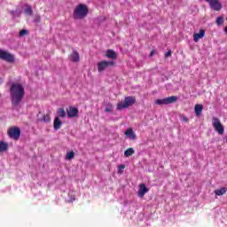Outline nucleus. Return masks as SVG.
<instances>
[{
  "label": "nucleus",
  "mask_w": 227,
  "mask_h": 227,
  "mask_svg": "<svg viewBox=\"0 0 227 227\" xmlns=\"http://www.w3.org/2000/svg\"><path fill=\"white\" fill-rule=\"evenodd\" d=\"M57 114L60 117V118H65V116H67V112H65V108H59Z\"/></svg>",
  "instance_id": "obj_22"
},
{
  "label": "nucleus",
  "mask_w": 227,
  "mask_h": 227,
  "mask_svg": "<svg viewBox=\"0 0 227 227\" xmlns=\"http://www.w3.org/2000/svg\"><path fill=\"white\" fill-rule=\"evenodd\" d=\"M227 192V188H221V189H218V190H215V194L216 196H223V194H226Z\"/></svg>",
  "instance_id": "obj_18"
},
{
  "label": "nucleus",
  "mask_w": 227,
  "mask_h": 227,
  "mask_svg": "<svg viewBox=\"0 0 227 227\" xmlns=\"http://www.w3.org/2000/svg\"><path fill=\"white\" fill-rule=\"evenodd\" d=\"M68 118H75L79 114V109L77 107L70 106L69 110L67 111Z\"/></svg>",
  "instance_id": "obj_11"
},
{
  "label": "nucleus",
  "mask_w": 227,
  "mask_h": 227,
  "mask_svg": "<svg viewBox=\"0 0 227 227\" xmlns=\"http://www.w3.org/2000/svg\"><path fill=\"white\" fill-rule=\"evenodd\" d=\"M39 121H44V123H49L51 121V115L43 114V117L39 119Z\"/></svg>",
  "instance_id": "obj_21"
},
{
  "label": "nucleus",
  "mask_w": 227,
  "mask_h": 227,
  "mask_svg": "<svg viewBox=\"0 0 227 227\" xmlns=\"http://www.w3.org/2000/svg\"><path fill=\"white\" fill-rule=\"evenodd\" d=\"M194 111L196 116H201V113H203V105H195Z\"/></svg>",
  "instance_id": "obj_17"
},
{
  "label": "nucleus",
  "mask_w": 227,
  "mask_h": 227,
  "mask_svg": "<svg viewBox=\"0 0 227 227\" xmlns=\"http://www.w3.org/2000/svg\"><path fill=\"white\" fill-rule=\"evenodd\" d=\"M171 54H173V51H171V50H169L168 51H167L165 53V58H171Z\"/></svg>",
  "instance_id": "obj_29"
},
{
  "label": "nucleus",
  "mask_w": 227,
  "mask_h": 227,
  "mask_svg": "<svg viewBox=\"0 0 227 227\" xmlns=\"http://www.w3.org/2000/svg\"><path fill=\"white\" fill-rule=\"evenodd\" d=\"M88 13H90L88 5L80 4L74 10L73 17L75 20H81L82 19H86V17H88Z\"/></svg>",
  "instance_id": "obj_2"
},
{
  "label": "nucleus",
  "mask_w": 227,
  "mask_h": 227,
  "mask_svg": "<svg viewBox=\"0 0 227 227\" xmlns=\"http://www.w3.org/2000/svg\"><path fill=\"white\" fill-rule=\"evenodd\" d=\"M26 35H27V30L26 29H22L19 33V36H26Z\"/></svg>",
  "instance_id": "obj_27"
},
{
  "label": "nucleus",
  "mask_w": 227,
  "mask_h": 227,
  "mask_svg": "<svg viewBox=\"0 0 227 227\" xmlns=\"http://www.w3.org/2000/svg\"><path fill=\"white\" fill-rule=\"evenodd\" d=\"M106 56L109 59H116V58H117L116 52L114 51H113V50L106 51Z\"/></svg>",
  "instance_id": "obj_16"
},
{
  "label": "nucleus",
  "mask_w": 227,
  "mask_h": 227,
  "mask_svg": "<svg viewBox=\"0 0 227 227\" xmlns=\"http://www.w3.org/2000/svg\"><path fill=\"white\" fill-rule=\"evenodd\" d=\"M114 65H116V62L113 60L111 61L102 60L98 63V71L99 73L104 72V70H106V68H109V67H114Z\"/></svg>",
  "instance_id": "obj_8"
},
{
  "label": "nucleus",
  "mask_w": 227,
  "mask_h": 227,
  "mask_svg": "<svg viewBox=\"0 0 227 227\" xmlns=\"http://www.w3.org/2000/svg\"><path fill=\"white\" fill-rule=\"evenodd\" d=\"M181 120H182L184 123H188V122H189V118H187V116L182 115V116H181Z\"/></svg>",
  "instance_id": "obj_28"
},
{
  "label": "nucleus",
  "mask_w": 227,
  "mask_h": 227,
  "mask_svg": "<svg viewBox=\"0 0 227 227\" xmlns=\"http://www.w3.org/2000/svg\"><path fill=\"white\" fill-rule=\"evenodd\" d=\"M0 59L7 63H15V56L4 50L0 49Z\"/></svg>",
  "instance_id": "obj_6"
},
{
  "label": "nucleus",
  "mask_w": 227,
  "mask_h": 227,
  "mask_svg": "<svg viewBox=\"0 0 227 227\" xmlns=\"http://www.w3.org/2000/svg\"><path fill=\"white\" fill-rule=\"evenodd\" d=\"M134 148L129 147L124 152V157H130L131 155H134Z\"/></svg>",
  "instance_id": "obj_20"
},
{
  "label": "nucleus",
  "mask_w": 227,
  "mask_h": 227,
  "mask_svg": "<svg viewBox=\"0 0 227 227\" xmlns=\"http://www.w3.org/2000/svg\"><path fill=\"white\" fill-rule=\"evenodd\" d=\"M155 54V51L154 50H153L152 51H151V53H150V58H152L153 55Z\"/></svg>",
  "instance_id": "obj_31"
},
{
  "label": "nucleus",
  "mask_w": 227,
  "mask_h": 227,
  "mask_svg": "<svg viewBox=\"0 0 227 227\" xmlns=\"http://www.w3.org/2000/svg\"><path fill=\"white\" fill-rule=\"evenodd\" d=\"M11 102L12 105L17 106L22 102L24 96L26 95V91L24 90V87L20 83H13L11 88Z\"/></svg>",
  "instance_id": "obj_1"
},
{
  "label": "nucleus",
  "mask_w": 227,
  "mask_h": 227,
  "mask_svg": "<svg viewBox=\"0 0 227 227\" xmlns=\"http://www.w3.org/2000/svg\"><path fill=\"white\" fill-rule=\"evenodd\" d=\"M216 26H223L224 24V18L223 16H220L215 20Z\"/></svg>",
  "instance_id": "obj_23"
},
{
  "label": "nucleus",
  "mask_w": 227,
  "mask_h": 227,
  "mask_svg": "<svg viewBox=\"0 0 227 227\" xmlns=\"http://www.w3.org/2000/svg\"><path fill=\"white\" fill-rule=\"evenodd\" d=\"M9 148V145L6 142H3L1 141L0 142V152L3 153V152H6Z\"/></svg>",
  "instance_id": "obj_19"
},
{
  "label": "nucleus",
  "mask_w": 227,
  "mask_h": 227,
  "mask_svg": "<svg viewBox=\"0 0 227 227\" xmlns=\"http://www.w3.org/2000/svg\"><path fill=\"white\" fill-rule=\"evenodd\" d=\"M150 191L147 187L146 184H139V190L137 192V196L138 198H145V194Z\"/></svg>",
  "instance_id": "obj_10"
},
{
  "label": "nucleus",
  "mask_w": 227,
  "mask_h": 227,
  "mask_svg": "<svg viewBox=\"0 0 227 227\" xmlns=\"http://www.w3.org/2000/svg\"><path fill=\"white\" fill-rule=\"evenodd\" d=\"M70 59L74 61V63H77L79 62L80 59V56H79V52L74 51L71 55H70Z\"/></svg>",
  "instance_id": "obj_15"
},
{
  "label": "nucleus",
  "mask_w": 227,
  "mask_h": 227,
  "mask_svg": "<svg viewBox=\"0 0 227 227\" xmlns=\"http://www.w3.org/2000/svg\"><path fill=\"white\" fill-rule=\"evenodd\" d=\"M206 3H208L210 8L215 12H220V10H223V4L219 0H206Z\"/></svg>",
  "instance_id": "obj_9"
},
{
  "label": "nucleus",
  "mask_w": 227,
  "mask_h": 227,
  "mask_svg": "<svg viewBox=\"0 0 227 227\" xmlns=\"http://www.w3.org/2000/svg\"><path fill=\"white\" fill-rule=\"evenodd\" d=\"M62 122L59 120V117H55L54 121H53V127L55 130H59L61 129Z\"/></svg>",
  "instance_id": "obj_14"
},
{
  "label": "nucleus",
  "mask_w": 227,
  "mask_h": 227,
  "mask_svg": "<svg viewBox=\"0 0 227 227\" xmlns=\"http://www.w3.org/2000/svg\"><path fill=\"white\" fill-rule=\"evenodd\" d=\"M7 134L9 137H11V139H14V141H19V139L20 138V128L11 127L8 129Z\"/></svg>",
  "instance_id": "obj_7"
},
{
  "label": "nucleus",
  "mask_w": 227,
  "mask_h": 227,
  "mask_svg": "<svg viewBox=\"0 0 227 227\" xmlns=\"http://www.w3.org/2000/svg\"><path fill=\"white\" fill-rule=\"evenodd\" d=\"M113 109H114L113 104L108 103L106 105V107L105 108V113H113Z\"/></svg>",
  "instance_id": "obj_25"
},
{
  "label": "nucleus",
  "mask_w": 227,
  "mask_h": 227,
  "mask_svg": "<svg viewBox=\"0 0 227 227\" xmlns=\"http://www.w3.org/2000/svg\"><path fill=\"white\" fill-rule=\"evenodd\" d=\"M125 136L127 137H129V139H131L132 141L136 140L137 136H136V133L134 132V130L132 129V128H129L126 132H125Z\"/></svg>",
  "instance_id": "obj_12"
},
{
  "label": "nucleus",
  "mask_w": 227,
  "mask_h": 227,
  "mask_svg": "<svg viewBox=\"0 0 227 227\" xmlns=\"http://www.w3.org/2000/svg\"><path fill=\"white\" fill-rule=\"evenodd\" d=\"M136 104V98L134 97H126L124 101L117 103L116 109L117 111H121L122 109H127V107H130V106H134Z\"/></svg>",
  "instance_id": "obj_3"
},
{
  "label": "nucleus",
  "mask_w": 227,
  "mask_h": 227,
  "mask_svg": "<svg viewBox=\"0 0 227 227\" xmlns=\"http://www.w3.org/2000/svg\"><path fill=\"white\" fill-rule=\"evenodd\" d=\"M205 36V29H200L199 33L193 35V41L200 42V39Z\"/></svg>",
  "instance_id": "obj_13"
},
{
  "label": "nucleus",
  "mask_w": 227,
  "mask_h": 227,
  "mask_svg": "<svg viewBox=\"0 0 227 227\" xmlns=\"http://www.w3.org/2000/svg\"><path fill=\"white\" fill-rule=\"evenodd\" d=\"M25 13L27 15H33V8H31V5H27L25 9Z\"/></svg>",
  "instance_id": "obj_26"
},
{
  "label": "nucleus",
  "mask_w": 227,
  "mask_h": 227,
  "mask_svg": "<svg viewBox=\"0 0 227 227\" xmlns=\"http://www.w3.org/2000/svg\"><path fill=\"white\" fill-rule=\"evenodd\" d=\"M177 100H178V97L171 96L162 99H156L155 104L156 106H168L169 104H175V102H176Z\"/></svg>",
  "instance_id": "obj_5"
},
{
  "label": "nucleus",
  "mask_w": 227,
  "mask_h": 227,
  "mask_svg": "<svg viewBox=\"0 0 227 227\" xmlns=\"http://www.w3.org/2000/svg\"><path fill=\"white\" fill-rule=\"evenodd\" d=\"M121 169H125V165H120L119 166L118 173H120L121 175V173H123V171Z\"/></svg>",
  "instance_id": "obj_30"
},
{
  "label": "nucleus",
  "mask_w": 227,
  "mask_h": 227,
  "mask_svg": "<svg viewBox=\"0 0 227 227\" xmlns=\"http://www.w3.org/2000/svg\"><path fill=\"white\" fill-rule=\"evenodd\" d=\"M212 125L217 134H219L220 136H223V134H224V126H223V123H221V120H219V118L213 117Z\"/></svg>",
  "instance_id": "obj_4"
},
{
  "label": "nucleus",
  "mask_w": 227,
  "mask_h": 227,
  "mask_svg": "<svg viewBox=\"0 0 227 227\" xmlns=\"http://www.w3.org/2000/svg\"><path fill=\"white\" fill-rule=\"evenodd\" d=\"M74 157H75V153H74V151H71L67 153L66 159H67V160H72V159H74Z\"/></svg>",
  "instance_id": "obj_24"
}]
</instances>
